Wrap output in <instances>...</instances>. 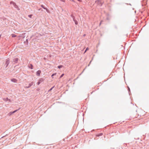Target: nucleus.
<instances>
[{"instance_id": "1", "label": "nucleus", "mask_w": 149, "mask_h": 149, "mask_svg": "<svg viewBox=\"0 0 149 149\" xmlns=\"http://www.w3.org/2000/svg\"><path fill=\"white\" fill-rule=\"evenodd\" d=\"M17 110H15V111H13V112H10L8 114V115L9 116H11L12 114L13 113H15L17 111Z\"/></svg>"}, {"instance_id": "2", "label": "nucleus", "mask_w": 149, "mask_h": 149, "mask_svg": "<svg viewBox=\"0 0 149 149\" xmlns=\"http://www.w3.org/2000/svg\"><path fill=\"white\" fill-rule=\"evenodd\" d=\"M41 73V71L40 70H38L36 72V74L38 76H39L40 75V74Z\"/></svg>"}, {"instance_id": "3", "label": "nucleus", "mask_w": 149, "mask_h": 149, "mask_svg": "<svg viewBox=\"0 0 149 149\" xmlns=\"http://www.w3.org/2000/svg\"><path fill=\"white\" fill-rule=\"evenodd\" d=\"M44 81V79L43 78L41 79L39 81L38 84H40V83H41L42 81Z\"/></svg>"}, {"instance_id": "4", "label": "nucleus", "mask_w": 149, "mask_h": 149, "mask_svg": "<svg viewBox=\"0 0 149 149\" xmlns=\"http://www.w3.org/2000/svg\"><path fill=\"white\" fill-rule=\"evenodd\" d=\"M11 81L14 83H16L17 81V80L15 79H11Z\"/></svg>"}, {"instance_id": "5", "label": "nucleus", "mask_w": 149, "mask_h": 149, "mask_svg": "<svg viewBox=\"0 0 149 149\" xmlns=\"http://www.w3.org/2000/svg\"><path fill=\"white\" fill-rule=\"evenodd\" d=\"M18 60V59L17 58H15L14 59V61L17 62Z\"/></svg>"}, {"instance_id": "6", "label": "nucleus", "mask_w": 149, "mask_h": 149, "mask_svg": "<svg viewBox=\"0 0 149 149\" xmlns=\"http://www.w3.org/2000/svg\"><path fill=\"white\" fill-rule=\"evenodd\" d=\"M11 35L12 37L13 38L15 37L16 36V35H15V34H12Z\"/></svg>"}, {"instance_id": "7", "label": "nucleus", "mask_w": 149, "mask_h": 149, "mask_svg": "<svg viewBox=\"0 0 149 149\" xmlns=\"http://www.w3.org/2000/svg\"><path fill=\"white\" fill-rule=\"evenodd\" d=\"M10 4H13L14 6H15V5H16L15 3H14V2H13V1L10 2Z\"/></svg>"}, {"instance_id": "8", "label": "nucleus", "mask_w": 149, "mask_h": 149, "mask_svg": "<svg viewBox=\"0 0 149 149\" xmlns=\"http://www.w3.org/2000/svg\"><path fill=\"white\" fill-rule=\"evenodd\" d=\"M33 65L32 64H31L30 65V66L29 67V68L31 69H33Z\"/></svg>"}, {"instance_id": "9", "label": "nucleus", "mask_w": 149, "mask_h": 149, "mask_svg": "<svg viewBox=\"0 0 149 149\" xmlns=\"http://www.w3.org/2000/svg\"><path fill=\"white\" fill-rule=\"evenodd\" d=\"M9 63V60H8L6 61V63L7 64V65H8V64Z\"/></svg>"}, {"instance_id": "10", "label": "nucleus", "mask_w": 149, "mask_h": 149, "mask_svg": "<svg viewBox=\"0 0 149 149\" xmlns=\"http://www.w3.org/2000/svg\"><path fill=\"white\" fill-rule=\"evenodd\" d=\"M56 73L53 74L52 75V78H53V77L54 76V75H56Z\"/></svg>"}, {"instance_id": "11", "label": "nucleus", "mask_w": 149, "mask_h": 149, "mask_svg": "<svg viewBox=\"0 0 149 149\" xmlns=\"http://www.w3.org/2000/svg\"><path fill=\"white\" fill-rule=\"evenodd\" d=\"M63 65H59V66H58V68H62L63 67Z\"/></svg>"}, {"instance_id": "12", "label": "nucleus", "mask_w": 149, "mask_h": 149, "mask_svg": "<svg viewBox=\"0 0 149 149\" xmlns=\"http://www.w3.org/2000/svg\"><path fill=\"white\" fill-rule=\"evenodd\" d=\"M89 49V48L88 47H87L85 50V51L84 52V53H86V51Z\"/></svg>"}, {"instance_id": "13", "label": "nucleus", "mask_w": 149, "mask_h": 149, "mask_svg": "<svg viewBox=\"0 0 149 149\" xmlns=\"http://www.w3.org/2000/svg\"><path fill=\"white\" fill-rule=\"evenodd\" d=\"M30 86H31L30 85L28 84V86H26L25 87L26 88H28L30 87Z\"/></svg>"}, {"instance_id": "14", "label": "nucleus", "mask_w": 149, "mask_h": 149, "mask_svg": "<svg viewBox=\"0 0 149 149\" xmlns=\"http://www.w3.org/2000/svg\"><path fill=\"white\" fill-rule=\"evenodd\" d=\"M64 75V74H63L60 77V78H61Z\"/></svg>"}, {"instance_id": "15", "label": "nucleus", "mask_w": 149, "mask_h": 149, "mask_svg": "<svg viewBox=\"0 0 149 149\" xmlns=\"http://www.w3.org/2000/svg\"><path fill=\"white\" fill-rule=\"evenodd\" d=\"M41 7H42V8H43L44 9H47L46 8H44V6H43V5H42L41 6Z\"/></svg>"}, {"instance_id": "16", "label": "nucleus", "mask_w": 149, "mask_h": 149, "mask_svg": "<svg viewBox=\"0 0 149 149\" xmlns=\"http://www.w3.org/2000/svg\"><path fill=\"white\" fill-rule=\"evenodd\" d=\"M62 2H65V0H60Z\"/></svg>"}, {"instance_id": "17", "label": "nucleus", "mask_w": 149, "mask_h": 149, "mask_svg": "<svg viewBox=\"0 0 149 149\" xmlns=\"http://www.w3.org/2000/svg\"><path fill=\"white\" fill-rule=\"evenodd\" d=\"M32 15H29V17H31Z\"/></svg>"}, {"instance_id": "18", "label": "nucleus", "mask_w": 149, "mask_h": 149, "mask_svg": "<svg viewBox=\"0 0 149 149\" xmlns=\"http://www.w3.org/2000/svg\"><path fill=\"white\" fill-rule=\"evenodd\" d=\"M77 0L78 1H81V0Z\"/></svg>"}, {"instance_id": "19", "label": "nucleus", "mask_w": 149, "mask_h": 149, "mask_svg": "<svg viewBox=\"0 0 149 149\" xmlns=\"http://www.w3.org/2000/svg\"><path fill=\"white\" fill-rule=\"evenodd\" d=\"M75 24H77V23H76H76H75Z\"/></svg>"}]
</instances>
